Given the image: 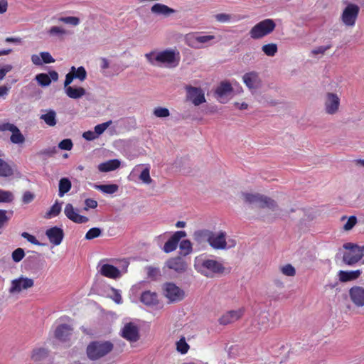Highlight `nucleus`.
Returning <instances> with one entry per match:
<instances>
[{
  "label": "nucleus",
  "mask_w": 364,
  "mask_h": 364,
  "mask_svg": "<svg viewBox=\"0 0 364 364\" xmlns=\"http://www.w3.org/2000/svg\"><path fill=\"white\" fill-rule=\"evenodd\" d=\"M139 178L144 183L149 184L151 182V178L150 177V171L149 167H146L143 169L139 175Z\"/></svg>",
  "instance_id": "47"
},
{
  "label": "nucleus",
  "mask_w": 364,
  "mask_h": 364,
  "mask_svg": "<svg viewBox=\"0 0 364 364\" xmlns=\"http://www.w3.org/2000/svg\"><path fill=\"white\" fill-rule=\"evenodd\" d=\"M24 256H25L24 250L20 247L16 249L12 252V255H11L12 259L15 262H19L20 261H21L23 259V258L24 257Z\"/></svg>",
  "instance_id": "46"
},
{
  "label": "nucleus",
  "mask_w": 364,
  "mask_h": 364,
  "mask_svg": "<svg viewBox=\"0 0 364 364\" xmlns=\"http://www.w3.org/2000/svg\"><path fill=\"white\" fill-rule=\"evenodd\" d=\"M46 235L50 244L58 246L61 244L64 238V232L62 228L54 226L46 231Z\"/></svg>",
  "instance_id": "14"
},
{
  "label": "nucleus",
  "mask_w": 364,
  "mask_h": 364,
  "mask_svg": "<svg viewBox=\"0 0 364 364\" xmlns=\"http://www.w3.org/2000/svg\"><path fill=\"white\" fill-rule=\"evenodd\" d=\"M154 114L157 117H166L170 115L169 110L167 108L158 107L154 109Z\"/></svg>",
  "instance_id": "50"
},
{
  "label": "nucleus",
  "mask_w": 364,
  "mask_h": 364,
  "mask_svg": "<svg viewBox=\"0 0 364 364\" xmlns=\"http://www.w3.org/2000/svg\"><path fill=\"white\" fill-rule=\"evenodd\" d=\"M86 77L87 72L84 67L80 66L76 68L75 66H72L70 72L65 75L64 87L70 85L74 79H77L80 81L83 82Z\"/></svg>",
  "instance_id": "13"
},
{
  "label": "nucleus",
  "mask_w": 364,
  "mask_h": 364,
  "mask_svg": "<svg viewBox=\"0 0 364 364\" xmlns=\"http://www.w3.org/2000/svg\"><path fill=\"white\" fill-rule=\"evenodd\" d=\"M361 274V271L358 269L355 271H343L338 272L339 280L341 282H347L358 279Z\"/></svg>",
  "instance_id": "27"
},
{
  "label": "nucleus",
  "mask_w": 364,
  "mask_h": 364,
  "mask_svg": "<svg viewBox=\"0 0 364 364\" xmlns=\"http://www.w3.org/2000/svg\"><path fill=\"white\" fill-rule=\"evenodd\" d=\"M119 166L120 161L118 159H110L100 164L98 170L101 172H109L117 169Z\"/></svg>",
  "instance_id": "28"
},
{
  "label": "nucleus",
  "mask_w": 364,
  "mask_h": 364,
  "mask_svg": "<svg viewBox=\"0 0 364 364\" xmlns=\"http://www.w3.org/2000/svg\"><path fill=\"white\" fill-rule=\"evenodd\" d=\"M36 80L39 85L43 87L48 86L50 84V77L46 73L38 74L36 76Z\"/></svg>",
  "instance_id": "40"
},
{
  "label": "nucleus",
  "mask_w": 364,
  "mask_h": 364,
  "mask_svg": "<svg viewBox=\"0 0 364 364\" xmlns=\"http://www.w3.org/2000/svg\"><path fill=\"white\" fill-rule=\"evenodd\" d=\"M97 206V202L92 198H87L85 200L84 210H87L90 208H95Z\"/></svg>",
  "instance_id": "60"
},
{
  "label": "nucleus",
  "mask_w": 364,
  "mask_h": 364,
  "mask_svg": "<svg viewBox=\"0 0 364 364\" xmlns=\"http://www.w3.org/2000/svg\"><path fill=\"white\" fill-rule=\"evenodd\" d=\"M82 136H83V138H85V139H87L88 141L93 140L97 137L96 134L95 133V132H92V131H87V132H84L82 134Z\"/></svg>",
  "instance_id": "63"
},
{
  "label": "nucleus",
  "mask_w": 364,
  "mask_h": 364,
  "mask_svg": "<svg viewBox=\"0 0 364 364\" xmlns=\"http://www.w3.org/2000/svg\"><path fill=\"white\" fill-rule=\"evenodd\" d=\"M357 223V218L352 215L348 218L346 223L343 226V229L346 231L350 230Z\"/></svg>",
  "instance_id": "53"
},
{
  "label": "nucleus",
  "mask_w": 364,
  "mask_h": 364,
  "mask_svg": "<svg viewBox=\"0 0 364 364\" xmlns=\"http://www.w3.org/2000/svg\"><path fill=\"white\" fill-rule=\"evenodd\" d=\"M349 296L352 302L358 307L364 306V288L354 286L349 290Z\"/></svg>",
  "instance_id": "19"
},
{
  "label": "nucleus",
  "mask_w": 364,
  "mask_h": 364,
  "mask_svg": "<svg viewBox=\"0 0 364 364\" xmlns=\"http://www.w3.org/2000/svg\"><path fill=\"white\" fill-rule=\"evenodd\" d=\"M215 18L217 21L221 23L228 22L231 20V16L228 14H218L215 16Z\"/></svg>",
  "instance_id": "57"
},
{
  "label": "nucleus",
  "mask_w": 364,
  "mask_h": 364,
  "mask_svg": "<svg viewBox=\"0 0 364 364\" xmlns=\"http://www.w3.org/2000/svg\"><path fill=\"white\" fill-rule=\"evenodd\" d=\"M340 99L336 94L328 92L325 102V109L326 113L333 114L338 110Z\"/></svg>",
  "instance_id": "16"
},
{
  "label": "nucleus",
  "mask_w": 364,
  "mask_h": 364,
  "mask_svg": "<svg viewBox=\"0 0 364 364\" xmlns=\"http://www.w3.org/2000/svg\"><path fill=\"white\" fill-rule=\"evenodd\" d=\"M232 91V85L228 82H222L215 90V95L218 98H222L225 95Z\"/></svg>",
  "instance_id": "32"
},
{
  "label": "nucleus",
  "mask_w": 364,
  "mask_h": 364,
  "mask_svg": "<svg viewBox=\"0 0 364 364\" xmlns=\"http://www.w3.org/2000/svg\"><path fill=\"white\" fill-rule=\"evenodd\" d=\"M212 231L207 229H200L196 230L193 234V239L198 245H203L206 242L209 244L210 237Z\"/></svg>",
  "instance_id": "24"
},
{
  "label": "nucleus",
  "mask_w": 364,
  "mask_h": 364,
  "mask_svg": "<svg viewBox=\"0 0 364 364\" xmlns=\"http://www.w3.org/2000/svg\"><path fill=\"white\" fill-rule=\"evenodd\" d=\"M21 236L26 239L29 242H31L33 245H40L41 243L38 242V240L36 239V237L32 235H30L29 233L26 232H23L21 234Z\"/></svg>",
  "instance_id": "56"
},
{
  "label": "nucleus",
  "mask_w": 364,
  "mask_h": 364,
  "mask_svg": "<svg viewBox=\"0 0 364 364\" xmlns=\"http://www.w3.org/2000/svg\"><path fill=\"white\" fill-rule=\"evenodd\" d=\"M243 314V309L227 311L221 316V317L218 319V322L220 325L223 326L232 323L239 320L242 316Z\"/></svg>",
  "instance_id": "15"
},
{
  "label": "nucleus",
  "mask_w": 364,
  "mask_h": 364,
  "mask_svg": "<svg viewBox=\"0 0 364 364\" xmlns=\"http://www.w3.org/2000/svg\"><path fill=\"white\" fill-rule=\"evenodd\" d=\"M164 295L168 300V303H177L185 297L184 291L172 282H168L163 287Z\"/></svg>",
  "instance_id": "7"
},
{
  "label": "nucleus",
  "mask_w": 364,
  "mask_h": 364,
  "mask_svg": "<svg viewBox=\"0 0 364 364\" xmlns=\"http://www.w3.org/2000/svg\"><path fill=\"white\" fill-rule=\"evenodd\" d=\"M97 188L103 193L113 194L118 191L119 186L116 184L100 185Z\"/></svg>",
  "instance_id": "37"
},
{
  "label": "nucleus",
  "mask_w": 364,
  "mask_h": 364,
  "mask_svg": "<svg viewBox=\"0 0 364 364\" xmlns=\"http://www.w3.org/2000/svg\"><path fill=\"white\" fill-rule=\"evenodd\" d=\"M40 56L42 59V63H52L55 62V59L48 52H41Z\"/></svg>",
  "instance_id": "55"
},
{
  "label": "nucleus",
  "mask_w": 364,
  "mask_h": 364,
  "mask_svg": "<svg viewBox=\"0 0 364 364\" xmlns=\"http://www.w3.org/2000/svg\"><path fill=\"white\" fill-rule=\"evenodd\" d=\"M11 65L7 64L0 68V80L4 79L6 75L12 70Z\"/></svg>",
  "instance_id": "61"
},
{
  "label": "nucleus",
  "mask_w": 364,
  "mask_h": 364,
  "mask_svg": "<svg viewBox=\"0 0 364 364\" xmlns=\"http://www.w3.org/2000/svg\"><path fill=\"white\" fill-rule=\"evenodd\" d=\"M6 210L0 209V229L9 220V218L6 215Z\"/></svg>",
  "instance_id": "58"
},
{
  "label": "nucleus",
  "mask_w": 364,
  "mask_h": 364,
  "mask_svg": "<svg viewBox=\"0 0 364 364\" xmlns=\"http://www.w3.org/2000/svg\"><path fill=\"white\" fill-rule=\"evenodd\" d=\"M151 11L155 14L168 16L171 14H173L175 12V10L165 4L157 3L151 6Z\"/></svg>",
  "instance_id": "26"
},
{
  "label": "nucleus",
  "mask_w": 364,
  "mask_h": 364,
  "mask_svg": "<svg viewBox=\"0 0 364 364\" xmlns=\"http://www.w3.org/2000/svg\"><path fill=\"white\" fill-rule=\"evenodd\" d=\"M112 123V122L109 120L106 122L96 125L95 127V133L96 134L97 136L102 134Z\"/></svg>",
  "instance_id": "48"
},
{
  "label": "nucleus",
  "mask_w": 364,
  "mask_h": 364,
  "mask_svg": "<svg viewBox=\"0 0 364 364\" xmlns=\"http://www.w3.org/2000/svg\"><path fill=\"white\" fill-rule=\"evenodd\" d=\"M34 286L33 279L21 276L17 279H13L11 282V287L9 289L10 294L20 293L23 290H27Z\"/></svg>",
  "instance_id": "9"
},
{
  "label": "nucleus",
  "mask_w": 364,
  "mask_h": 364,
  "mask_svg": "<svg viewBox=\"0 0 364 364\" xmlns=\"http://www.w3.org/2000/svg\"><path fill=\"white\" fill-rule=\"evenodd\" d=\"M102 235V230L99 228H90L85 234V238L90 240L100 237Z\"/></svg>",
  "instance_id": "42"
},
{
  "label": "nucleus",
  "mask_w": 364,
  "mask_h": 364,
  "mask_svg": "<svg viewBox=\"0 0 364 364\" xmlns=\"http://www.w3.org/2000/svg\"><path fill=\"white\" fill-rule=\"evenodd\" d=\"M187 99L190 100L195 106H198L205 102L203 91L200 87L186 85Z\"/></svg>",
  "instance_id": "12"
},
{
  "label": "nucleus",
  "mask_w": 364,
  "mask_h": 364,
  "mask_svg": "<svg viewBox=\"0 0 364 364\" xmlns=\"http://www.w3.org/2000/svg\"><path fill=\"white\" fill-rule=\"evenodd\" d=\"M243 82L250 90L257 89L260 86L261 80L257 72L252 71L243 75Z\"/></svg>",
  "instance_id": "20"
},
{
  "label": "nucleus",
  "mask_w": 364,
  "mask_h": 364,
  "mask_svg": "<svg viewBox=\"0 0 364 364\" xmlns=\"http://www.w3.org/2000/svg\"><path fill=\"white\" fill-rule=\"evenodd\" d=\"M159 273V270L156 268L149 267L147 268V274L149 277H155Z\"/></svg>",
  "instance_id": "64"
},
{
  "label": "nucleus",
  "mask_w": 364,
  "mask_h": 364,
  "mask_svg": "<svg viewBox=\"0 0 364 364\" xmlns=\"http://www.w3.org/2000/svg\"><path fill=\"white\" fill-rule=\"evenodd\" d=\"M73 141L70 139H63L58 144V147L61 150L70 151L73 149Z\"/></svg>",
  "instance_id": "51"
},
{
  "label": "nucleus",
  "mask_w": 364,
  "mask_h": 364,
  "mask_svg": "<svg viewBox=\"0 0 364 364\" xmlns=\"http://www.w3.org/2000/svg\"><path fill=\"white\" fill-rule=\"evenodd\" d=\"M14 198V195L11 191L0 189V203H11Z\"/></svg>",
  "instance_id": "43"
},
{
  "label": "nucleus",
  "mask_w": 364,
  "mask_h": 364,
  "mask_svg": "<svg viewBox=\"0 0 364 364\" xmlns=\"http://www.w3.org/2000/svg\"><path fill=\"white\" fill-rule=\"evenodd\" d=\"M73 328L68 324H60L55 330V337L61 341H66L72 334Z\"/></svg>",
  "instance_id": "23"
},
{
  "label": "nucleus",
  "mask_w": 364,
  "mask_h": 364,
  "mask_svg": "<svg viewBox=\"0 0 364 364\" xmlns=\"http://www.w3.org/2000/svg\"><path fill=\"white\" fill-rule=\"evenodd\" d=\"M10 140L13 144H19L24 143L25 137L21 132L20 129L17 127V129L12 132V134L10 136Z\"/></svg>",
  "instance_id": "36"
},
{
  "label": "nucleus",
  "mask_w": 364,
  "mask_h": 364,
  "mask_svg": "<svg viewBox=\"0 0 364 364\" xmlns=\"http://www.w3.org/2000/svg\"><path fill=\"white\" fill-rule=\"evenodd\" d=\"M48 33L50 36H62L67 33V31L59 26H52L48 31Z\"/></svg>",
  "instance_id": "52"
},
{
  "label": "nucleus",
  "mask_w": 364,
  "mask_h": 364,
  "mask_svg": "<svg viewBox=\"0 0 364 364\" xmlns=\"http://www.w3.org/2000/svg\"><path fill=\"white\" fill-rule=\"evenodd\" d=\"M209 241V245L214 250H225L228 247L227 234L225 231L213 232Z\"/></svg>",
  "instance_id": "11"
},
{
  "label": "nucleus",
  "mask_w": 364,
  "mask_h": 364,
  "mask_svg": "<svg viewBox=\"0 0 364 364\" xmlns=\"http://www.w3.org/2000/svg\"><path fill=\"white\" fill-rule=\"evenodd\" d=\"M262 51L267 55V56H274L277 52V46L275 43H269L264 45L262 47Z\"/></svg>",
  "instance_id": "39"
},
{
  "label": "nucleus",
  "mask_w": 364,
  "mask_h": 364,
  "mask_svg": "<svg viewBox=\"0 0 364 364\" xmlns=\"http://www.w3.org/2000/svg\"><path fill=\"white\" fill-rule=\"evenodd\" d=\"M166 266L168 269H173L178 273H183L187 269V263L181 257L169 259L166 262Z\"/></svg>",
  "instance_id": "21"
},
{
  "label": "nucleus",
  "mask_w": 364,
  "mask_h": 364,
  "mask_svg": "<svg viewBox=\"0 0 364 364\" xmlns=\"http://www.w3.org/2000/svg\"><path fill=\"white\" fill-rule=\"evenodd\" d=\"M49 354V351L45 348H38L33 350L31 359L35 362H39L45 360Z\"/></svg>",
  "instance_id": "30"
},
{
  "label": "nucleus",
  "mask_w": 364,
  "mask_h": 364,
  "mask_svg": "<svg viewBox=\"0 0 364 364\" xmlns=\"http://www.w3.org/2000/svg\"><path fill=\"white\" fill-rule=\"evenodd\" d=\"M14 174L12 166L6 162L4 159H0V176L9 177Z\"/></svg>",
  "instance_id": "34"
},
{
  "label": "nucleus",
  "mask_w": 364,
  "mask_h": 364,
  "mask_svg": "<svg viewBox=\"0 0 364 364\" xmlns=\"http://www.w3.org/2000/svg\"><path fill=\"white\" fill-rule=\"evenodd\" d=\"M195 268L202 274L208 277L209 273L223 274L225 271L224 266L219 262L210 259L196 258Z\"/></svg>",
  "instance_id": "4"
},
{
  "label": "nucleus",
  "mask_w": 364,
  "mask_h": 364,
  "mask_svg": "<svg viewBox=\"0 0 364 364\" xmlns=\"http://www.w3.org/2000/svg\"><path fill=\"white\" fill-rule=\"evenodd\" d=\"M35 198V195L31 191L24 192L22 196V202L24 204H28L31 203Z\"/></svg>",
  "instance_id": "54"
},
{
  "label": "nucleus",
  "mask_w": 364,
  "mask_h": 364,
  "mask_svg": "<svg viewBox=\"0 0 364 364\" xmlns=\"http://www.w3.org/2000/svg\"><path fill=\"white\" fill-rule=\"evenodd\" d=\"M140 301L146 306H156L159 304L158 294L149 290L145 291L141 294Z\"/></svg>",
  "instance_id": "25"
},
{
  "label": "nucleus",
  "mask_w": 364,
  "mask_h": 364,
  "mask_svg": "<svg viewBox=\"0 0 364 364\" xmlns=\"http://www.w3.org/2000/svg\"><path fill=\"white\" fill-rule=\"evenodd\" d=\"M61 211V204L56 201L46 213V218H51L60 214Z\"/></svg>",
  "instance_id": "38"
},
{
  "label": "nucleus",
  "mask_w": 364,
  "mask_h": 364,
  "mask_svg": "<svg viewBox=\"0 0 364 364\" xmlns=\"http://www.w3.org/2000/svg\"><path fill=\"white\" fill-rule=\"evenodd\" d=\"M58 21L73 26H77L80 23V18L75 16L60 17Z\"/></svg>",
  "instance_id": "45"
},
{
  "label": "nucleus",
  "mask_w": 364,
  "mask_h": 364,
  "mask_svg": "<svg viewBox=\"0 0 364 364\" xmlns=\"http://www.w3.org/2000/svg\"><path fill=\"white\" fill-rule=\"evenodd\" d=\"M280 271L284 275L288 277H294L296 274V269L291 264L281 267Z\"/></svg>",
  "instance_id": "44"
},
{
  "label": "nucleus",
  "mask_w": 364,
  "mask_h": 364,
  "mask_svg": "<svg viewBox=\"0 0 364 364\" xmlns=\"http://www.w3.org/2000/svg\"><path fill=\"white\" fill-rule=\"evenodd\" d=\"M113 349L114 345L109 341H95L88 344L86 353L90 360H97L106 356Z\"/></svg>",
  "instance_id": "2"
},
{
  "label": "nucleus",
  "mask_w": 364,
  "mask_h": 364,
  "mask_svg": "<svg viewBox=\"0 0 364 364\" xmlns=\"http://www.w3.org/2000/svg\"><path fill=\"white\" fill-rule=\"evenodd\" d=\"M72 188V183L69 178H62L59 181L58 185V196L63 197L68 193Z\"/></svg>",
  "instance_id": "31"
},
{
  "label": "nucleus",
  "mask_w": 364,
  "mask_h": 364,
  "mask_svg": "<svg viewBox=\"0 0 364 364\" xmlns=\"http://www.w3.org/2000/svg\"><path fill=\"white\" fill-rule=\"evenodd\" d=\"M189 345L186 343L184 337L176 342V349L181 354H186L189 350Z\"/></svg>",
  "instance_id": "41"
},
{
  "label": "nucleus",
  "mask_w": 364,
  "mask_h": 364,
  "mask_svg": "<svg viewBox=\"0 0 364 364\" xmlns=\"http://www.w3.org/2000/svg\"><path fill=\"white\" fill-rule=\"evenodd\" d=\"M331 48V45L327 46H319L312 50V53L314 55L323 54L328 49Z\"/></svg>",
  "instance_id": "62"
},
{
  "label": "nucleus",
  "mask_w": 364,
  "mask_h": 364,
  "mask_svg": "<svg viewBox=\"0 0 364 364\" xmlns=\"http://www.w3.org/2000/svg\"><path fill=\"white\" fill-rule=\"evenodd\" d=\"M360 8L357 4L350 3L343 9L341 19L348 27H353L358 17Z\"/></svg>",
  "instance_id": "8"
},
{
  "label": "nucleus",
  "mask_w": 364,
  "mask_h": 364,
  "mask_svg": "<svg viewBox=\"0 0 364 364\" xmlns=\"http://www.w3.org/2000/svg\"><path fill=\"white\" fill-rule=\"evenodd\" d=\"M146 60L153 65H161L172 67L178 64L176 62V52L173 50L167 49L163 51H151L145 54Z\"/></svg>",
  "instance_id": "1"
},
{
  "label": "nucleus",
  "mask_w": 364,
  "mask_h": 364,
  "mask_svg": "<svg viewBox=\"0 0 364 364\" xmlns=\"http://www.w3.org/2000/svg\"><path fill=\"white\" fill-rule=\"evenodd\" d=\"M65 90L66 95L72 99H79L86 93L85 90L82 87H73L68 85L65 87Z\"/></svg>",
  "instance_id": "29"
},
{
  "label": "nucleus",
  "mask_w": 364,
  "mask_h": 364,
  "mask_svg": "<svg viewBox=\"0 0 364 364\" xmlns=\"http://www.w3.org/2000/svg\"><path fill=\"white\" fill-rule=\"evenodd\" d=\"M275 27L276 24L272 19H264L251 28L250 35L253 39H259L271 33Z\"/></svg>",
  "instance_id": "5"
},
{
  "label": "nucleus",
  "mask_w": 364,
  "mask_h": 364,
  "mask_svg": "<svg viewBox=\"0 0 364 364\" xmlns=\"http://www.w3.org/2000/svg\"><path fill=\"white\" fill-rule=\"evenodd\" d=\"M194 41L199 43H207L210 41L215 39V36L213 35H208V36H200L196 35L193 36Z\"/></svg>",
  "instance_id": "49"
},
{
  "label": "nucleus",
  "mask_w": 364,
  "mask_h": 364,
  "mask_svg": "<svg viewBox=\"0 0 364 364\" xmlns=\"http://www.w3.org/2000/svg\"><path fill=\"white\" fill-rule=\"evenodd\" d=\"M179 248L181 255L183 256L188 255L193 250L192 243L189 240H183L180 242Z\"/></svg>",
  "instance_id": "35"
},
{
  "label": "nucleus",
  "mask_w": 364,
  "mask_h": 364,
  "mask_svg": "<svg viewBox=\"0 0 364 364\" xmlns=\"http://www.w3.org/2000/svg\"><path fill=\"white\" fill-rule=\"evenodd\" d=\"M40 119L43 120L49 127H54L57 124L56 113L53 109H50L47 113L42 114Z\"/></svg>",
  "instance_id": "33"
},
{
  "label": "nucleus",
  "mask_w": 364,
  "mask_h": 364,
  "mask_svg": "<svg viewBox=\"0 0 364 364\" xmlns=\"http://www.w3.org/2000/svg\"><path fill=\"white\" fill-rule=\"evenodd\" d=\"M241 197L245 203L254 205L259 208H267L270 210H274L277 207V203L274 200L260 193H252L242 192Z\"/></svg>",
  "instance_id": "3"
},
{
  "label": "nucleus",
  "mask_w": 364,
  "mask_h": 364,
  "mask_svg": "<svg viewBox=\"0 0 364 364\" xmlns=\"http://www.w3.org/2000/svg\"><path fill=\"white\" fill-rule=\"evenodd\" d=\"M64 213L69 220L75 223H85L89 220L88 218L86 216L80 215L71 203L66 204Z\"/></svg>",
  "instance_id": "17"
},
{
  "label": "nucleus",
  "mask_w": 364,
  "mask_h": 364,
  "mask_svg": "<svg viewBox=\"0 0 364 364\" xmlns=\"http://www.w3.org/2000/svg\"><path fill=\"white\" fill-rule=\"evenodd\" d=\"M186 236V233L185 231L175 232L174 234L164 244L163 250L166 253H170L174 251L176 249L180 240Z\"/></svg>",
  "instance_id": "18"
},
{
  "label": "nucleus",
  "mask_w": 364,
  "mask_h": 364,
  "mask_svg": "<svg viewBox=\"0 0 364 364\" xmlns=\"http://www.w3.org/2000/svg\"><path fill=\"white\" fill-rule=\"evenodd\" d=\"M343 247L348 251L343 257V262L348 265H353L363 257L364 247L352 243H346Z\"/></svg>",
  "instance_id": "6"
},
{
  "label": "nucleus",
  "mask_w": 364,
  "mask_h": 364,
  "mask_svg": "<svg viewBox=\"0 0 364 364\" xmlns=\"http://www.w3.org/2000/svg\"><path fill=\"white\" fill-rule=\"evenodd\" d=\"M99 272L101 275L112 279H116L121 277V272L119 269L117 267L109 264H104L101 265L99 269Z\"/></svg>",
  "instance_id": "22"
},
{
  "label": "nucleus",
  "mask_w": 364,
  "mask_h": 364,
  "mask_svg": "<svg viewBox=\"0 0 364 364\" xmlns=\"http://www.w3.org/2000/svg\"><path fill=\"white\" fill-rule=\"evenodd\" d=\"M16 129H17V127L16 125H14V124L9 123V122L4 123L0 125V130L3 131V132L9 131L12 133Z\"/></svg>",
  "instance_id": "59"
},
{
  "label": "nucleus",
  "mask_w": 364,
  "mask_h": 364,
  "mask_svg": "<svg viewBox=\"0 0 364 364\" xmlns=\"http://www.w3.org/2000/svg\"><path fill=\"white\" fill-rule=\"evenodd\" d=\"M120 336L130 343H135L140 338L139 328L133 322L127 323L122 328Z\"/></svg>",
  "instance_id": "10"
}]
</instances>
